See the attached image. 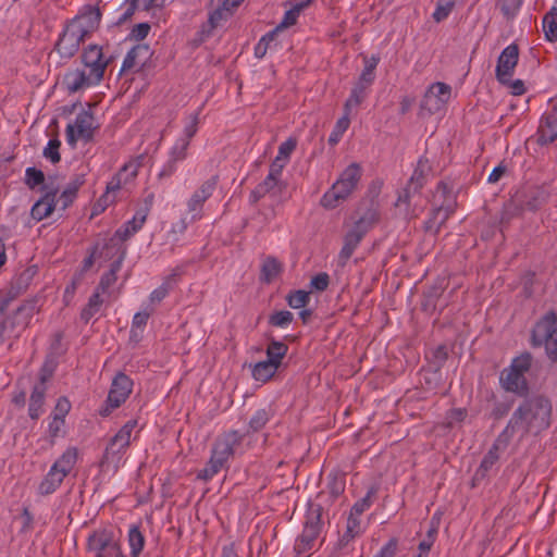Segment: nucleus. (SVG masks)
Returning <instances> with one entry per match:
<instances>
[{
	"instance_id": "6ab92c4d",
	"label": "nucleus",
	"mask_w": 557,
	"mask_h": 557,
	"mask_svg": "<svg viewBox=\"0 0 557 557\" xmlns=\"http://www.w3.org/2000/svg\"><path fill=\"white\" fill-rule=\"evenodd\" d=\"M516 193L524 211L539 210L549 198V193L543 186H527Z\"/></svg>"
},
{
	"instance_id": "37998d69",
	"label": "nucleus",
	"mask_w": 557,
	"mask_h": 557,
	"mask_svg": "<svg viewBox=\"0 0 557 557\" xmlns=\"http://www.w3.org/2000/svg\"><path fill=\"white\" fill-rule=\"evenodd\" d=\"M258 186L264 196L270 195L271 197H277L286 189V183L272 175H268Z\"/></svg>"
},
{
	"instance_id": "69168bd1",
	"label": "nucleus",
	"mask_w": 557,
	"mask_h": 557,
	"mask_svg": "<svg viewBox=\"0 0 557 557\" xmlns=\"http://www.w3.org/2000/svg\"><path fill=\"white\" fill-rule=\"evenodd\" d=\"M512 408V401H496L490 413V417L498 421L506 417Z\"/></svg>"
},
{
	"instance_id": "7c9ffc66",
	"label": "nucleus",
	"mask_w": 557,
	"mask_h": 557,
	"mask_svg": "<svg viewBox=\"0 0 557 557\" xmlns=\"http://www.w3.org/2000/svg\"><path fill=\"white\" fill-rule=\"evenodd\" d=\"M233 11L224 5V2H219L216 9H214L209 14L208 25H203L200 34L202 36H210L212 30L220 24L221 21L226 20L230 15H232Z\"/></svg>"
},
{
	"instance_id": "58836bf2",
	"label": "nucleus",
	"mask_w": 557,
	"mask_h": 557,
	"mask_svg": "<svg viewBox=\"0 0 557 557\" xmlns=\"http://www.w3.org/2000/svg\"><path fill=\"white\" fill-rule=\"evenodd\" d=\"M77 461V449L75 447L67 448L61 457L51 466L57 467L65 476L72 471Z\"/></svg>"
},
{
	"instance_id": "774afa93",
	"label": "nucleus",
	"mask_w": 557,
	"mask_h": 557,
	"mask_svg": "<svg viewBox=\"0 0 557 557\" xmlns=\"http://www.w3.org/2000/svg\"><path fill=\"white\" fill-rule=\"evenodd\" d=\"M327 488L333 498H337L345 490L344 480L339 479L337 475H330Z\"/></svg>"
},
{
	"instance_id": "6e6552de",
	"label": "nucleus",
	"mask_w": 557,
	"mask_h": 557,
	"mask_svg": "<svg viewBox=\"0 0 557 557\" xmlns=\"http://www.w3.org/2000/svg\"><path fill=\"white\" fill-rule=\"evenodd\" d=\"M133 391V381L124 372H119L112 380L108 397L101 408L99 414L108 417L111 412L126 401Z\"/></svg>"
},
{
	"instance_id": "aec40b11",
	"label": "nucleus",
	"mask_w": 557,
	"mask_h": 557,
	"mask_svg": "<svg viewBox=\"0 0 557 557\" xmlns=\"http://www.w3.org/2000/svg\"><path fill=\"white\" fill-rule=\"evenodd\" d=\"M101 81H96L90 72L81 69L67 70L63 76L62 84L69 94H75L91 85H97Z\"/></svg>"
},
{
	"instance_id": "e433bc0d",
	"label": "nucleus",
	"mask_w": 557,
	"mask_h": 557,
	"mask_svg": "<svg viewBox=\"0 0 557 557\" xmlns=\"http://www.w3.org/2000/svg\"><path fill=\"white\" fill-rule=\"evenodd\" d=\"M226 463L222 461L219 457L211 453L208 462L205 468L197 472L196 478L203 482L210 481L215 474L220 472L222 468H224Z\"/></svg>"
},
{
	"instance_id": "f3484780",
	"label": "nucleus",
	"mask_w": 557,
	"mask_h": 557,
	"mask_svg": "<svg viewBox=\"0 0 557 557\" xmlns=\"http://www.w3.org/2000/svg\"><path fill=\"white\" fill-rule=\"evenodd\" d=\"M41 190L44 191L42 197L38 199L30 209V215L36 221L48 218L57 206L59 188L54 185H44Z\"/></svg>"
},
{
	"instance_id": "f8f14e48",
	"label": "nucleus",
	"mask_w": 557,
	"mask_h": 557,
	"mask_svg": "<svg viewBox=\"0 0 557 557\" xmlns=\"http://www.w3.org/2000/svg\"><path fill=\"white\" fill-rule=\"evenodd\" d=\"M451 87L445 83L432 84L421 102V108L431 114L437 113L445 108L450 100Z\"/></svg>"
},
{
	"instance_id": "423d86ee",
	"label": "nucleus",
	"mask_w": 557,
	"mask_h": 557,
	"mask_svg": "<svg viewBox=\"0 0 557 557\" xmlns=\"http://www.w3.org/2000/svg\"><path fill=\"white\" fill-rule=\"evenodd\" d=\"M376 221L377 213L373 210H369L366 214L360 216L345 234L344 245L338 255V260L342 265H345L350 259L364 235L372 228Z\"/></svg>"
},
{
	"instance_id": "1a4fd4ad",
	"label": "nucleus",
	"mask_w": 557,
	"mask_h": 557,
	"mask_svg": "<svg viewBox=\"0 0 557 557\" xmlns=\"http://www.w3.org/2000/svg\"><path fill=\"white\" fill-rule=\"evenodd\" d=\"M321 517L322 507L320 505L310 509L304 530L295 542L294 550L298 556L313 547L321 532Z\"/></svg>"
},
{
	"instance_id": "864d4df0",
	"label": "nucleus",
	"mask_w": 557,
	"mask_h": 557,
	"mask_svg": "<svg viewBox=\"0 0 557 557\" xmlns=\"http://www.w3.org/2000/svg\"><path fill=\"white\" fill-rule=\"evenodd\" d=\"M437 189L442 190V193L446 199L443 201V203L440 207L435 208L434 210H440L441 214L443 213V210H446L448 213L453 214L455 212L457 202H456L455 198L447 197L448 195L451 194V189L444 182L438 183Z\"/></svg>"
},
{
	"instance_id": "09e8293b",
	"label": "nucleus",
	"mask_w": 557,
	"mask_h": 557,
	"mask_svg": "<svg viewBox=\"0 0 557 557\" xmlns=\"http://www.w3.org/2000/svg\"><path fill=\"white\" fill-rule=\"evenodd\" d=\"M278 30L275 28L264 34L258 44L255 46V57L258 59H262L268 49L270 48L271 44L276 39L278 35Z\"/></svg>"
},
{
	"instance_id": "2eb2a0df",
	"label": "nucleus",
	"mask_w": 557,
	"mask_h": 557,
	"mask_svg": "<svg viewBox=\"0 0 557 557\" xmlns=\"http://www.w3.org/2000/svg\"><path fill=\"white\" fill-rule=\"evenodd\" d=\"M519 60V47L516 44L507 46L497 59L496 78L502 85L509 84Z\"/></svg>"
},
{
	"instance_id": "b1692460",
	"label": "nucleus",
	"mask_w": 557,
	"mask_h": 557,
	"mask_svg": "<svg viewBox=\"0 0 557 557\" xmlns=\"http://www.w3.org/2000/svg\"><path fill=\"white\" fill-rule=\"evenodd\" d=\"M150 55L151 52L148 45L138 44L134 46L124 58L121 72L132 70L136 65L143 66Z\"/></svg>"
},
{
	"instance_id": "7ed1b4c3",
	"label": "nucleus",
	"mask_w": 557,
	"mask_h": 557,
	"mask_svg": "<svg viewBox=\"0 0 557 557\" xmlns=\"http://www.w3.org/2000/svg\"><path fill=\"white\" fill-rule=\"evenodd\" d=\"M533 348L545 347L546 355L557 363V313L553 310L542 315L533 325L530 334Z\"/></svg>"
},
{
	"instance_id": "052dcab7",
	"label": "nucleus",
	"mask_w": 557,
	"mask_h": 557,
	"mask_svg": "<svg viewBox=\"0 0 557 557\" xmlns=\"http://www.w3.org/2000/svg\"><path fill=\"white\" fill-rule=\"evenodd\" d=\"M61 141L58 138L50 139L45 147L42 154L46 159L50 160L51 163L55 164L60 162L61 154L59 152Z\"/></svg>"
},
{
	"instance_id": "393cba45",
	"label": "nucleus",
	"mask_w": 557,
	"mask_h": 557,
	"mask_svg": "<svg viewBox=\"0 0 557 557\" xmlns=\"http://www.w3.org/2000/svg\"><path fill=\"white\" fill-rule=\"evenodd\" d=\"M38 311L37 300L32 299L23 302L14 312V315L10 322V327L14 329L16 326H22L25 329L34 314Z\"/></svg>"
},
{
	"instance_id": "c03bdc74",
	"label": "nucleus",
	"mask_w": 557,
	"mask_h": 557,
	"mask_svg": "<svg viewBox=\"0 0 557 557\" xmlns=\"http://www.w3.org/2000/svg\"><path fill=\"white\" fill-rule=\"evenodd\" d=\"M103 299L98 290L89 297L87 305L81 311V320L88 323L91 318L100 311Z\"/></svg>"
},
{
	"instance_id": "2f4dec72",
	"label": "nucleus",
	"mask_w": 557,
	"mask_h": 557,
	"mask_svg": "<svg viewBox=\"0 0 557 557\" xmlns=\"http://www.w3.org/2000/svg\"><path fill=\"white\" fill-rule=\"evenodd\" d=\"M85 183L84 175H75L67 184L65 189L59 197V201L61 202V209L65 210L69 208L75 200L77 196V191Z\"/></svg>"
},
{
	"instance_id": "cd10ccee",
	"label": "nucleus",
	"mask_w": 557,
	"mask_h": 557,
	"mask_svg": "<svg viewBox=\"0 0 557 557\" xmlns=\"http://www.w3.org/2000/svg\"><path fill=\"white\" fill-rule=\"evenodd\" d=\"M312 3V0H302L300 2H296L292 4V2H285L284 7L290 5V8L285 12L283 20L275 27L276 30L282 32L285 28H288L297 23V20L300 13L307 9Z\"/></svg>"
},
{
	"instance_id": "6e6d98bb",
	"label": "nucleus",
	"mask_w": 557,
	"mask_h": 557,
	"mask_svg": "<svg viewBox=\"0 0 557 557\" xmlns=\"http://www.w3.org/2000/svg\"><path fill=\"white\" fill-rule=\"evenodd\" d=\"M25 184L34 189L35 187L45 184V174L41 170L36 169L35 166H29L25 171Z\"/></svg>"
},
{
	"instance_id": "a18cd8bd",
	"label": "nucleus",
	"mask_w": 557,
	"mask_h": 557,
	"mask_svg": "<svg viewBox=\"0 0 557 557\" xmlns=\"http://www.w3.org/2000/svg\"><path fill=\"white\" fill-rule=\"evenodd\" d=\"M522 203L518 199L517 193L504 205L502 212V222H509L511 219L519 216L523 212Z\"/></svg>"
},
{
	"instance_id": "de8ad7c7",
	"label": "nucleus",
	"mask_w": 557,
	"mask_h": 557,
	"mask_svg": "<svg viewBox=\"0 0 557 557\" xmlns=\"http://www.w3.org/2000/svg\"><path fill=\"white\" fill-rule=\"evenodd\" d=\"M377 486L373 485L371 486L366 496L362 497L361 499L357 500L354 506L351 507L350 509V512L352 513V516H361L367 509L370 508V506L372 505V498L374 496H376L377 494Z\"/></svg>"
},
{
	"instance_id": "dca6fc26",
	"label": "nucleus",
	"mask_w": 557,
	"mask_h": 557,
	"mask_svg": "<svg viewBox=\"0 0 557 557\" xmlns=\"http://www.w3.org/2000/svg\"><path fill=\"white\" fill-rule=\"evenodd\" d=\"M82 61L85 67L89 69L96 81H101L109 60H104L102 48L98 45H89L82 53Z\"/></svg>"
},
{
	"instance_id": "4468645a",
	"label": "nucleus",
	"mask_w": 557,
	"mask_h": 557,
	"mask_svg": "<svg viewBox=\"0 0 557 557\" xmlns=\"http://www.w3.org/2000/svg\"><path fill=\"white\" fill-rule=\"evenodd\" d=\"M245 435L237 430L223 432L215 438L211 453L227 463L228 459L235 455V449L242 445Z\"/></svg>"
},
{
	"instance_id": "bf43d9fd",
	"label": "nucleus",
	"mask_w": 557,
	"mask_h": 557,
	"mask_svg": "<svg viewBox=\"0 0 557 557\" xmlns=\"http://www.w3.org/2000/svg\"><path fill=\"white\" fill-rule=\"evenodd\" d=\"M349 119L347 115L338 119V121L336 122L330 137H329V144L334 146L336 145L339 139L342 138L343 134L346 132V129L348 128L349 126Z\"/></svg>"
},
{
	"instance_id": "3c124183",
	"label": "nucleus",
	"mask_w": 557,
	"mask_h": 557,
	"mask_svg": "<svg viewBox=\"0 0 557 557\" xmlns=\"http://www.w3.org/2000/svg\"><path fill=\"white\" fill-rule=\"evenodd\" d=\"M286 301L293 309L304 308L310 301V293L302 289L290 292L286 296Z\"/></svg>"
},
{
	"instance_id": "ddd939ff",
	"label": "nucleus",
	"mask_w": 557,
	"mask_h": 557,
	"mask_svg": "<svg viewBox=\"0 0 557 557\" xmlns=\"http://www.w3.org/2000/svg\"><path fill=\"white\" fill-rule=\"evenodd\" d=\"M510 442L511 441L506 435L504 436L502 432L498 434L476 469L473 476L474 482H480L490 475L491 470H493L499 460V451L505 450Z\"/></svg>"
},
{
	"instance_id": "9b49d317",
	"label": "nucleus",
	"mask_w": 557,
	"mask_h": 557,
	"mask_svg": "<svg viewBox=\"0 0 557 557\" xmlns=\"http://www.w3.org/2000/svg\"><path fill=\"white\" fill-rule=\"evenodd\" d=\"M88 38L85 33L75 23L70 21L66 23L63 32L55 42L54 50H57L62 58H72L79 49L81 44Z\"/></svg>"
},
{
	"instance_id": "5701e85b",
	"label": "nucleus",
	"mask_w": 557,
	"mask_h": 557,
	"mask_svg": "<svg viewBox=\"0 0 557 557\" xmlns=\"http://www.w3.org/2000/svg\"><path fill=\"white\" fill-rule=\"evenodd\" d=\"M123 240L119 239L113 235L111 238L106 240L103 244H99L98 259H102L104 262L122 258V262L126 256V247L123 246Z\"/></svg>"
},
{
	"instance_id": "4be33fe9",
	"label": "nucleus",
	"mask_w": 557,
	"mask_h": 557,
	"mask_svg": "<svg viewBox=\"0 0 557 557\" xmlns=\"http://www.w3.org/2000/svg\"><path fill=\"white\" fill-rule=\"evenodd\" d=\"M101 12L98 7L90 4L85 5L81 12L70 20L71 23H75L82 28L87 37L96 32L100 25Z\"/></svg>"
},
{
	"instance_id": "a878e982",
	"label": "nucleus",
	"mask_w": 557,
	"mask_h": 557,
	"mask_svg": "<svg viewBox=\"0 0 557 557\" xmlns=\"http://www.w3.org/2000/svg\"><path fill=\"white\" fill-rule=\"evenodd\" d=\"M115 542L114 534L112 531L107 529L95 531L88 537V548L91 552L96 553V557L100 555V553L107 552L110 545H113Z\"/></svg>"
},
{
	"instance_id": "39448f33",
	"label": "nucleus",
	"mask_w": 557,
	"mask_h": 557,
	"mask_svg": "<svg viewBox=\"0 0 557 557\" xmlns=\"http://www.w3.org/2000/svg\"><path fill=\"white\" fill-rule=\"evenodd\" d=\"M430 172L431 165L429 160L424 157H421L418 160L413 173L408 180L406 186L399 193L395 203L396 207L403 210L405 216H410L413 214V210L411 209V200L416 196H420Z\"/></svg>"
},
{
	"instance_id": "f704fd0d",
	"label": "nucleus",
	"mask_w": 557,
	"mask_h": 557,
	"mask_svg": "<svg viewBox=\"0 0 557 557\" xmlns=\"http://www.w3.org/2000/svg\"><path fill=\"white\" fill-rule=\"evenodd\" d=\"M445 287L442 283L430 286L423 293L422 309L426 312H433L436 309L437 300L444 293Z\"/></svg>"
},
{
	"instance_id": "473e14b6",
	"label": "nucleus",
	"mask_w": 557,
	"mask_h": 557,
	"mask_svg": "<svg viewBox=\"0 0 557 557\" xmlns=\"http://www.w3.org/2000/svg\"><path fill=\"white\" fill-rule=\"evenodd\" d=\"M274 416V410L271 406H268L265 408L258 409L252 417L250 418L248 422V429L246 434L250 433H257L261 431L267 423L271 420V418Z\"/></svg>"
},
{
	"instance_id": "c9c22d12",
	"label": "nucleus",
	"mask_w": 557,
	"mask_h": 557,
	"mask_svg": "<svg viewBox=\"0 0 557 557\" xmlns=\"http://www.w3.org/2000/svg\"><path fill=\"white\" fill-rule=\"evenodd\" d=\"M278 368L280 367L268 359L259 361L252 368V377L256 381L265 383L274 376Z\"/></svg>"
},
{
	"instance_id": "a19ab883",
	"label": "nucleus",
	"mask_w": 557,
	"mask_h": 557,
	"mask_svg": "<svg viewBox=\"0 0 557 557\" xmlns=\"http://www.w3.org/2000/svg\"><path fill=\"white\" fill-rule=\"evenodd\" d=\"M288 346L284 342L271 338L267 347L265 354L269 361H272L277 367L281 366L282 359L286 356Z\"/></svg>"
},
{
	"instance_id": "8fccbe9b",
	"label": "nucleus",
	"mask_w": 557,
	"mask_h": 557,
	"mask_svg": "<svg viewBox=\"0 0 557 557\" xmlns=\"http://www.w3.org/2000/svg\"><path fill=\"white\" fill-rule=\"evenodd\" d=\"M175 281V274H171L165 277L163 283L152 290L150 294V301L151 302H160L162 301L170 293V290L173 288V282Z\"/></svg>"
},
{
	"instance_id": "4d7b16f0",
	"label": "nucleus",
	"mask_w": 557,
	"mask_h": 557,
	"mask_svg": "<svg viewBox=\"0 0 557 557\" xmlns=\"http://www.w3.org/2000/svg\"><path fill=\"white\" fill-rule=\"evenodd\" d=\"M188 147V140L177 139L175 145L171 148L169 152V159L176 162L185 160L187 158Z\"/></svg>"
},
{
	"instance_id": "20e7f679",
	"label": "nucleus",
	"mask_w": 557,
	"mask_h": 557,
	"mask_svg": "<svg viewBox=\"0 0 557 557\" xmlns=\"http://www.w3.org/2000/svg\"><path fill=\"white\" fill-rule=\"evenodd\" d=\"M361 178V168L358 163L349 164L339 175L338 180L322 196L320 203L325 209L336 208L341 201L346 200L357 187Z\"/></svg>"
},
{
	"instance_id": "a211bd4d",
	"label": "nucleus",
	"mask_w": 557,
	"mask_h": 557,
	"mask_svg": "<svg viewBox=\"0 0 557 557\" xmlns=\"http://www.w3.org/2000/svg\"><path fill=\"white\" fill-rule=\"evenodd\" d=\"M557 139V101L543 114L536 132V143L545 146Z\"/></svg>"
},
{
	"instance_id": "c85d7f7f",
	"label": "nucleus",
	"mask_w": 557,
	"mask_h": 557,
	"mask_svg": "<svg viewBox=\"0 0 557 557\" xmlns=\"http://www.w3.org/2000/svg\"><path fill=\"white\" fill-rule=\"evenodd\" d=\"M146 212H137L132 220L127 221L115 231V237H119V239L123 242L127 240L143 227L144 223L146 222Z\"/></svg>"
},
{
	"instance_id": "13d9d810",
	"label": "nucleus",
	"mask_w": 557,
	"mask_h": 557,
	"mask_svg": "<svg viewBox=\"0 0 557 557\" xmlns=\"http://www.w3.org/2000/svg\"><path fill=\"white\" fill-rule=\"evenodd\" d=\"M523 0H499V8L507 20H512L522 5Z\"/></svg>"
},
{
	"instance_id": "bb28decb",
	"label": "nucleus",
	"mask_w": 557,
	"mask_h": 557,
	"mask_svg": "<svg viewBox=\"0 0 557 557\" xmlns=\"http://www.w3.org/2000/svg\"><path fill=\"white\" fill-rule=\"evenodd\" d=\"M46 393L47 386H42L41 384H35L33 386L28 404V416L32 420H38L44 413Z\"/></svg>"
},
{
	"instance_id": "0e129e2a",
	"label": "nucleus",
	"mask_w": 557,
	"mask_h": 557,
	"mask_svg": "<svg viewBox=\"0 0 557 557\" xmlns=\"http://www.w3.org/2000/svg\"><path fill=\"white\" fill-rule=\"evenodd\" d=\"M448 359V350L446 345H438L433 351H432V364L434 366L435 370L438 371L446 360Z\"/></svg>"
},
{
	"instance_id": "79ce46f5",
	"label": "nucleus",
	"mask_w": 557,
	"mask_h": 557,
	"mask_svg": "<svg viewBox=\"0 0 557 557\" xmlns=\"http://www.w3.org/2000/svg\"><path fill=\"white\" fill-rule=\"evenodd\" d=\"M543 32L545 38L555 42L557 40V5H554L543 17Z\"/></svg>"
},
{
	"instance_id": "f03ea898",
	"label": "nucleus",
	"mask_w": 557,
	"mask_h": 557,
	"mask_svg": "<svg viewBox=\"0 0 557 557\" xmlns=\"http://www.w3.org/2000/svg\"><path fill=\"white\" fill-rule=\"evenodd\" d=\"M533 356L529 351L515 357L508 368L502 370L499 375L500 386L509 393L520 397L529 395V383L525 373L531 369Z\"/></svg>"
},
{
	"instance_id": "9d476101",
	"label": "nucleus",
	"mask_w": 557,
	"mask_h": 557,
	"mask_svg": "<svg viewBox=\"0 0 557 557\" xmlns=\"http://www.w3.org/2000/svg\"><path fill=\"white\" fill-rule=\"evenodd\" d=\"M94 123L95 116L91 111L83 110L79 112L75 119V123L66 126L65 134L67 144L74 147L78 138L86 143L92 140L95 129L97 128Z\"/></svg>"
},
{
	"instance_id": "c756f323",
	"label": "nucleus",
	"mask_w": 557,
	"mask_h": 557,
	"mask_svg": "<svg viewBox=\"0 0 557 557\" xmlns=\"http://www.w3.org/2000/svg\"><path fill=\"white\" fill-rule=\"evenodd\" d=\"M65 475L60 471H57V467H51L49 472L42 479L38 486V493L42 496L54 493L58 487L62 484Z\"/></svg>"
},
{
	"instance_id": "5fc2aeb1",
	"label": "nucleus",
	"mask_w": 557,
	"mask_h": 557,
	"mask_svg": "<svg viewBox=\"0 0 557 557\" xmlns=\"http://www.w3.org/2000/svg\"><path fill=\"white\" fill-rule=\"evenodd\" d=\"M294 320V315L288 310L275 311L269 315V324L275 327H285Z\"/></svg>"
},
{
	"instance_id": "603ef678",
	"label": "nucleus",
	"mask_w": 557,
	"mask_h": 557,
	"mask_svg": "<svg viewBox=\"0 0 557 557\" xmlns=\"http://www.w3.org/2000/svg\"><path fill=\"white\" fill-rule=\"evenodd\" d=\"M455 0H438L435 11L432 14L433 20L437 23L446 20L455 8Z\"/></svg>"
},
{
	"instance_id": "72a5a7b5",
	"label": "nucleus",
	"mask_w": 557,
	"mask_h": 557,
	"mask_svg": "<svg viewBox=\"0 0 557 557\" xmlns=\"http://www.w3.org/2000/svg\"><path fill=\"white\" fill-rule=\"evenodd\" d=\"M282 270V263L276 258L268 257L262 263L260 280L270 284L281 274Z\"/></svg>"
},
{
	"instance_id": "e2e57ef3",
	"label": "nucleus",
	"mask_w": 557,
	"mask_h": 557,
	"mask_svg": "<svg viewBox=\"0 0 557 557\" xmlns=\"http://www.w3.org/2000/svg\"><path fill=\"white\" fill-rule=\"evenodd\" d=\"M153 310H144L140 312L135 313L133 321H132V327H131V335L137 336V329H141L146 326L148 319L150 318Z\"/></svg>"
},
{
	"instance_id": "338daca9",
	"label": "nucleus",
	"mask_w": 557,
	"mask_h": 557,
	"mask_svg": "<svg viewBox=\"0 0 557 557\" xmlns=\"http://www.w3.org/2000/svg\"><path fill=\"white\" fill-rule=\"evenodd\" d=\"M440 210H432L431 216L424 222V231L436 236L444 224H440Z\"/></svg>"
},
{
	"instance_id": "49530a36",
	"label": "nucleus",
	"mask_w": 557,
	"mask_h": 557,
	"mask_svg": "<svg viewBox=\"0 0 557 557\" xmlns=\"http://www.w3.org/2000/svg\"><path fill=\"white\" fill-rule=\"evenodd\" d=\"M128 542L132 557H138L145 545V537L137 525H132L128 531Z\"/></svg>"
},
{
	"instance_id": "0eeeda50",
	"label": "nucleus",
	"mask_w": 557,
	"mask_h": 557,
	"mask_svg": "<svg viewBox=\"0 0 557 557\" xmlns=\"http://www.w3.org/2000/svg\"><path fill=\"white\" fill-rule=\"evenodd\" d=\"M136 425V420L127 421L110 440L100 460L101 469L108 470L111 466H113L114 469L117 468V463L121 460L122 454L131 443V434Z\"/></svg>"
},
{
	"instance_id": "4c0bfd02",
	"label": "nucleus",
	"mask_w": 557,
	"mask_h": 557,
	"mask_svg": "<svg viewBox=\"0 0 557 557\" xmlns=\"http://www.w3.org/2000/svg\"><path fill=\"white\" fill-rule=\"evenodd\" d=\"M122 268V258H117L110 264V269L108 272L103 273L100 277L99 284L96 288L100 294L106 293L109 287H111L117 280V272Z\"/></svg>"
},
{
	"instance_id": "680f3d73",
	"label": "nucleus",
	"mask_w": 557,
	"mask_h": 557,
	"mask_svg": "<svg viewBox=\"0 0 557 557\" xmlns=\"http://www.w3.org/2000/svg\"><path fill=\"white\" fill-rule=\"evenodd\" d=\"M368 87L356 83L354 88L351 89L350 96L345 103V108H349L350 106H359L366 98V91Z\"/></svg>"
},
{
	"instance_id": "f257e3e1",
	"label": "nucleus",
	"mask_w": 557,
	"mask_h": 557,
	"mask_svg": "<svg viewBox=\"0 0 557 557\" xmlns=\"http://www.w3.org/2000/svg\"><path fill=\"white\" fill-rule=\"evenodd\" d=\"M552 412V401L548 397L541 394L525 396L502 433L510 441L516 434H520L521 440L528 435H539L550 426Z\"/></svg>"
},
{
	"instance_id": "ea45409f",
	"label": "nucleus",
	"mask_w": 557,
	"mask_h": 557,
	"mask_svg": "<svg viewBox=\"0 0 557 557\" xmlns=\"http://www.w3.org/2000/svg\"><path fill=\"white\" fill-rule=\"evenodd\" d=\"M57 368H58V358L55 357V355L54 354L47 355L42 366L39 369L38 382L36 384H41L42 386H47V383L53 377Z\"/></svg>"
},
{
	"instance_id": "412c9836",
	"label": "nucleus",
	"mask_w": 557,
	"mask_h": 557,
	"mask_svg": "<svg viewBox=\"0 0 557 557\" xmlns=\"http://www.w3.org/2000/svg\"><path fill=\"white\" fill-rule=\"evenodd\" d=\"M218 182L219 176L214 175L207 180L206 182H203L201 186L191 195L187 206L188 210L195 213L193 214V219L200 218V211L202 209V206L215 190Z\"/></svg>"
}]
</instances>
